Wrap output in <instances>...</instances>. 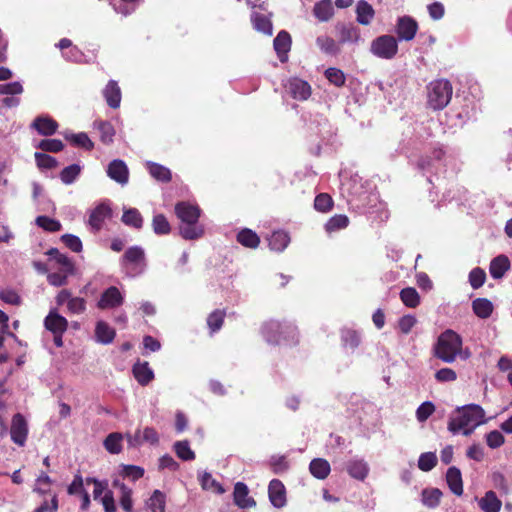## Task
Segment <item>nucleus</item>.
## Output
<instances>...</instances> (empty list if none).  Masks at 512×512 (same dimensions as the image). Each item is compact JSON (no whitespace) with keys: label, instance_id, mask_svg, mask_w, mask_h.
<instances>
[{"label":"nucleus","instance_id":"f257e3e1","mask_svg":"<svg viewBox=\"0 0 512 512\" xmlns=\"http://www.w3.org/2000/svg\"><path fill=\"white\" fill-rule=\"evenodd\" d=\"M487 422L484 409L478 404L457 407L450 415L447 429L453 435L470 436L474 430Z\"/></svg>","mask_w":512,"mask_h":512},{"label":"nucleus","instance_id":"f03ea898","mask_svg":"<svg viewBox=\"0 0 512 512\" xmlns=\"http://www.w3.org/2000/svg\"><path fill=\"white\" fill-rule=\"evenodd\" d=\"M262 335L269 344H280L282 341L287 344L297 342V328L291 323H281L270 320L262 326Z\"/></svg>","mask_w":512,"mask_h":512},{"label":"nucleus","instance_id":"7ed1b4c3","mask_svg":"<svg viewBox=\"0 0 512 512\" xmlns=\"http://www.w3.org/2000/svg\"><path fill=\"white\" fill-rule=\"evenodd\" d=\"M462 339L460 335L452 330L444 331L437 340L435 356L445 363L455 361L458 354H461Z\"/></svg>","mask_w":512,"mask_h":512},{"label":"nucleus","instance_id":"20e7f679","mask_svg":"<svg viewBox=\"0 0 512 512\" xmlns=\"http://www.w3.org/2000/svg\"><path fill=\"white\" fill-rule=\"evenodd\" d=\"M120 265L128 277L142 275L147 269L145 250L138 245L129 247L120 258Z\"/></svg>","mask_w":512,"mask_h":512},{"label":"nucleus","instance_id":"39448f33","mask_svg":"<svg viewBox=\"0 0 512 512\" xmlns=\"http://www.w3.org/2000/svg\"><path fill=\"white\" fill-rule=\"evenodd\" d=\"M453 87L446 79L432 81L427 87L428 106L433 110H442L452 98Z\"/></svg>","mask_w":512,"mask_h":512},{"label":"nucleus","instance_id":"423d86ee","mask_svg":"<svg viewBox=\"0 0 512 512\" xmlns=\"http://www.w3.org/2000/svg\"><path fill=\"white\" fill-rule=\"evenodd\" d=\"M370 52L380 59L391 60L398 53V41L392 35L378 36L371 42Z\"/></svg>","mask_w":512,"mask_h":512},{"label":"nucleus","instance_id":"0eeeda50","mask_svg":"<svg viewBox=\"0 0 512 512\" xmlns=\"http://www.w3.org/2000/svg\"><path fill=\"white\" fill-rule=\"evenodd\" d=\"M445 154L446 152L441 146H436L429 155L418 158L416 167L423 173H436L445 166Z\"/></svg>","mask_w":512,"mask_h":512},{"label":"nucleus","instance_id":"6e6552de","mask_svg":"<svg viewBox=\"0 0 512 512\" xmlns=\"http://www.w3.org/2000/svg\"><path fill=\"white\" fill-rule=\"evenodd\" d=\"M10 436L11 440L18 446L25 445L28 436V424L21 413H16L12 417Z\"/></svg>","mask_w":512,"mask_h":512},{"label":"nucleus","instance_id":"1a4fd4ad","mask_svg":"<svg viewBox=\"0 0 512 512\" xmlns=\"http://www.w3.org/2000/svg\"><path fill=\"white\" fill-rule=\"evenodd\" d=\"M418 30L417 22L410 16L399 17L396 23L395 32L397 41H411Z\"/></svg>","mask_w":512,"mask_h":512},{"label":"nucleus","instance_id":"9d476101","mask_svg":"<svg viewBox=\"0 0 512 512\" xmlns=\"http://www.w3.org/2000/svg\"><path fill=\"white\" fill-rule=\"evenodd\" d=\"M112 217V209L107 203L98 204L89 215L88 224L94 233L99 232L103 228L106 219Z\"/></svg>","mask_w":512,"mask_h":512},{"label":"nucleus","instance_id":"9b49d317","mask_svg":"<svg viewBox=\"0 0 512 512\" xmlns=\"http://www.w3.org/2000/svg\"><path fill=\"white\" fill-rule=\"evenodd\" d=\"M124 302V296L116 286H110L103 291L97 302V307L101 310L114 309L121 306Z\"/></svg>","mask_w":512,"mask_h":512},{"label":"nucleus","instance_id":"f8f14e48","mask_svg":"<svg viewBox=\"0 0 512 512\" xmlns=\"http://www.w3.org/2000/svg\"><path fill=\"white\" fill-rule=\"evenodd\" d=\"M286 88L289 94L296 100L304 101L311 95L309 83L297 77L289 79Z\"/></svg>","mask_w":512,"mask_h":512},{"label":"nucleus","instance_id":"ddd939ff","mask_svg":"<svg viewBox=\"0 0 512 512\" xmlns=\"http://www.w3.org/2000/svg\"><path fill=\"white\" fill-rule=\"evenodd\" d=\"M175 213L182 223H197L201 210L189 202H179L175 206Z\"/></svg>","mask_w":512,"mask_h":512},{"label":"nucleus","instance_id":"4468645a","mask_svg":"<svg viewBox=\"0 0 512 512\" xmlns=\"http://www.w3.org/2000/svg\"><path fill=\"white\" fill-rule=\"evenodd\" d=\"M268 496L275 508H282L286 505V489L279 479H272L268 485Z\"/></svg>","mask_w":512,"mask_h":512},{"label":"nucleus","instance_id":"2eb2a0df","mask_svg":"<svg viewBox=\"0 0 512 512\" xmlns=\"http://www.w3.org/2000/svg\"><path fill=\"white\" fill-rule=\"evenodd\" d=\"M233 501L241 509H248L256 506L254 498L249 496V488L243 482L234 485Z\"/></svg>","mask_w":512,"mask_h":512},{"label":"nucleus","instance_id":"dca6fc26","mask_svg":"<svg viewBox=\"0 0 512 512\" xmlns=\"http://www.w3.org/2000/svg\"><path fill=\"white\" fill-rule=\"evenodd\" d=\"M107 175L115 182L125 185L129 180V170L123 160L115 159L107 167Z\"/></svg>","mask_w":512,"mask_h":512},{"label":"nucleus","instance_id":"f3484780","mask_svg":"<svg viewBox=\"0 0 512 512\" xmlns=\"http://www.w3.org/2000/svg\"><path fill=\"white\" fill-rule=\"evenodd\" d=\"M58 123L48 115H40L31 123L30 127L42 136H52L58 129Z\"/></svg>","mask_w":512,"mask_h":512},{"label":"nucleus","instance_id":"a211bd4d","mask_svg":"<svg viewBox=\"0 0 512 512\" xmlns=\"http://www.w3.org/2000/svg\"><path fill=\"white\" fill-rule=\"evenodd\" d=\"M291 43V36L285 30H281L275 37L273 46L280 62L284 63L288 60V52L291 49Z\"/></svg>","mask_w":512,"mask_h":512},{"label":"nucleus","instance_id":"6ab92c4d","mask_svg":"<svg viewBox=\"0 0 512 512\" xmlns=\"http://www.w3.org/2000/svg\"><path fill=\"white\" fill-rule=\"evenodd\" d=\"M44 326L52 333H64L67 330L68 321L56 310H51L44 319Z\"/></svg>","mask_w":512,"mask_h":512},{"label":"nucleus","instance_id":"aec40b11","mask_svg":"<svg viewBox=\"0 0 512 512\" xmlns=\"http://www.w3.org/2000/svg\"><path fill=\"white\" fill-rule=\"evenodd\" d=\"M510 269V261L504 254L498 255L490 262L489 273L494 279H501Z\"/></svg>","mask_w":512,"mask_h":512},{"label":"nucleus","instance_id":"412c9836","mask_svg":"<svg viewBox=\"0 0 512 512\" xmlns=\"http://www.w3.org/2000/svg\"><path fill=\"white\" fill-rule=\"evenodd\" d=\"M103 96L109 107L116 109L120 106L121 90L115 80H110L103 90Z\"/></svg>","mask_w":512,"mask_h":512},{"label":"nucleus","instance_id":"4be33fe9","mask_svg":"<svg viewBox=\"0 0 512 512\" xmlns=\"http://www.w3.org/2000/svg\"><path fill=\"white\" fill-rule=\"evenodd\" d=\"M132 372L137 382L142 386L148 385L154 378V372L149 367L148 362L135 363Z\"/></svg>","mask_w":512,"mask_h":512},{"label":"nucleus","instance_id":"5701e85b","mask_svg":"<svg viewBox=\"0 0 512 512\" xmlns=\"http://www.w3.org/2000/svg\"><path fill=\"white\" fill-rule=\"evenodd\" d=\"M446 481L449 489L457 496L463 494V481L461 471L455 467H449L446 473Z\"/></svg>","mask_w":512,"mask_h":512},{"label":"nucleus","instance_id":"b1692460","mask_svg":"<svg viewBox=\"0 0 512 512\" xmlns=\"http://www.w3.org/2000/svg\"><path fill=\"white\" fill-rule=\"evenodd\" d=\"M116 331L105 321L99 320L95 327V339L98 343L108 345L113 342Z\"/></svg>","mask_w":512,"mask_h":512},{"label":"nucleus","instance_id":"393cba45","mask_svg":"<svg viewBox=\"0 0 512 512\" xmlns=\"http://www.w3.org/2000/svg\"><path fill=\"white\" fill-rule=\"evenodd\" d=\"M348 474L357 480L363 481L369 472L368 464L362 459H352L346 464Z\"/></svg>","mask_w":512,"mask_h":512},{"label":"nucleus","instance_id":"a878e982","mask_svg":"<svg viewBox=\"0 0 512 512\" xmlns=\"http://www.w3.org/2000/svg\"><path fill=\"white\" fill-rule=\"evenodd\" d=\"M121 221L124 225L140 230L143 227L144 219L136 208H123Z\"/></svg>","mask_w":512,"mask_h":512},{"label":"nucleus","instance_id":"bb28decb","mask_svg":"<svg viewBox=\"0 0 512 512\" xmlns=\"http://www.w3.org/2000/svg\"><path fill=\"white\" fill-rule=\"evenodd\" d=\"M309 471L313 477L324 480L331 471L329 462L324 458H314L309 464Z\"/></svg>","mask_w":512,"mask_h":512},{"label":"nucleus","instance_id":"cd10ccee","mask_svg":"<svg viewBox=\"0 0 512 512\" xmlns=\"http://www.w3.org/2000/svg\"><path fill=\"white\" fill-rule=\"evenodd\" d=\"M251 22L253 28L258 32H261L267 36H271L273 34V24L268 16L253 12L251 14Z\"/></svg>","mask_w":512,"mask_h":512},{"label":"nucleus","instance_id":"c85d7f7f","mask_svg":"<svg viewBox=\"0 0 512 512\" xmlns=\"http://www.w3.org/2000/svg\"><path fill=\"white\" fill-rule=\"evenodd\" d=\"M357 22L369 25L374 17L373 7L365 0H360L356 5Z\"/></svg>","mask_w":512,"mask_h":512},{"label":"nucleus","instance_id":"c756f323","mask_svg":"<svg viewBox=\"0 0 512 512\" xmlns=\"http://www.w3.org/2000/svg\"><path fill=\"white\" fill-rule=\"evenodd\" d=\"M289 242L290 237L288 233L282 230L273 232L268 239L270 249L277 252L283 251Z\"/></svg>","mask_w":512,"mask_h":512},{"label":"nucleus","instance_id":"7c9ffc66","mask_svg":"<svg viewBox=\"0 0 512 512\" xmlns=\"http://www.w3.org/2000/svg\"><path fill=\"white\" fill-rule=\"evenodd\" d=\"M341 341L345 348L353 352L360 345L361 336L356 330L344 328L341 330Z\"/></svg>","mask_w":512,"mask_h":512},{"label":"nucleus","instance_id":"2f4dec72","mask_svg":"<svg viewBox=\"0 0 512 512\" xmlns=\"http://www.w3.org/2000/svg\"><path fill=\"white\" fill-rule=\"evenodd\" d=\"M501 505V501L493 491L486 492L479 501V506L484 512H499Z\"/></svg>","mask_w":512,"mask_h":512},{"label":"nucleus","instance_id":"473e14b6","mask_svg":"<svg viewBox=\"0 0 512 512\" xmlns=\"http://www.w3.org/2000/svg\"><path fill=\"white\" fill-rule=\"evenodd\" d=\"M237 241L247 248L255 249L260 243V238L253 230L244 228L238 232Z\"/></svg>","mask_w":512,"mask_h":512},{"label":"nucleus","instance_id":"72a5a7b5","mask_svg":"<svg viewBox=\"0 0 512 512\" xmlns=\"http://www.w3.org/2000/svg\"><path fill=\"white\" fill-rule=\"evenodd\" d=\"M180 235L186 240L200 238L204 233V228L197 223H181L179 226Z\"/></svg>","mask_w":512,"mask_h":512},{"label":"nucleus","instance_id":"f704fd0d","mask_svg":"<svg viewBox=\"0 0 512 512\" xmlns=\"http://www.w3.org/2000/svg\"><path fill=\"white\" fill-rule=\"evenodd\" d=\"M472 309L479 318L486 319L493 312V304L486 298H477L472 302Z\"/></svg>","mask_w":512,"mask_h":512},{"label":"nucleus","instance_id":"c9c22d12","mask_svg":"<svg viewBox=\"0 0 512 512\" xmlns=\"http://www.w3.org/2000/svg\"><path fill=\"white\" fill-rule=\"evenodd\" d=\"M94 127L99 131L100 140L102 143L108 145L113 142L115 129L108 121H96Z\"/></svg>","mask_w":512,"mask_h":512},{"label":"nucleus","instance_id":"e433bc0d","mask_svg":"<svg viewBox=\"0 0 512 512\" xmlns=\"http://www.w3.org/2000/svg\"><path fill=\"white\" fill-rule=\"evenodd\" d=\"M166 495L156 489L147 500V507L151 512H165Z\"/></svg>","mask_w":512,"mask_h":512},{"label":"nucleus","instance_id":"4c0bfd02","mask_svg":"<svg viewBox=\"0 0 512 512\" xmlns=\"http://www.w3.org/2000/svg\"><path fill=\"white\" fill-rule=\"evenodd\" d=\"M64 137L66 140L70 141L73 145L81 147L85 150L90 151L94 148L93 142L90 140L88 135L84 132H80L77 134L64 133Z\"/></svg>","mask_w":512,"mask_h":512},{"label":"nucleus","instance_id":"58836bf2","mask_svg":"<svg viewBox=\"0 0 512 512\" xmlns=\"http://www.w3.org/2000/svg\"><path fill=\"white\" fill-rule=\"evenodd\" d=\"M422 503L428 508H435L439 505L442 492L438 488H426L422 490Z\"/></svg>","mask_w":512,"mask_h":512},{"label":"nucleus","instance_id":"ea45409f","mask_svg":"<svg viewBox=\"0 0 512 512\" xmlns=\"http://www.w3.org/2000/svg\"><path fill=\"white\" fill-rule=\"evenodd\" d=\"M150 175L158 181L169 182L171 180V171L158 163L147 162Z\"/></svg>","mask_w":512,"mask_h":512},{"label":"nucleus","instance_id":"a19ab883","mask_svg":"<svg viewBox=\"0 0 512 512\" xmlns=\"http://www.w3.org/2000/svg\"><path fill=\"white\" fill-rule=\"evenodd\" d=\"M314 15L320 21H328L333 15V6L330 0H321L313 9Z\"/></svg>","mask_w":512,"mask_h":512},{"label":"nucleus","instance_id":"79ce46f5","mask_svg":"<svg viewBox=\"0 0 512 512\" xmlns=\"http://www.w3.org/2000/svg\"><path fill=\"white\" fill-rule=\"evenodd\" d=\"M82 167L79 164H71L60 172V180L65 185L73 184L81 174Z\"/></svg>","mask_w":512,"mask_h":512},{"label":"nucleus","instance_id":"37998d69","mask_svg":"<svg viewBox=\"0 0 512 512\" xmlns=\"http://www.w3.org/2000/svg\"><path fill=\"white\" fill-rule=\"evenodd\" d=\"M316 44L322 52L328 55H337L340 48L335 40L329 36H319L316 39Z\"/></svg>","mask_w":512,"mask_h":512},{"label":"nucleus","instance_id":"c03bdc74","mask_svg":"<svg viewBox=\"0 0 512 512\" xmlns=\"http://www.w3.org/2000/svg\"><path fill=\"white\" fill-rule=\"evenodd\" d=\"M400 298L405 306L415 308L420 303V296L417 290L413 287H406L401 290Z\"/></svg>","mask_w":512,"mask_h":512},{"label":"nucleus","instance_id":"a18cd8bd","mask_svg":"<svg viewBox=\"0 0 512 512\" xmlns=\"http://www.w3.org/2000/svg\"><path fill=\"white\" fill-rule=\"evenodd\" d=\"M176 455L183 461H192L195 459V453L190 448L187 440L177 441L173 445Z\"/></svg>","mask_w":512,"mask_h":512},{"label":"nucleus","instance_id":"49530a36","mask_svg":"<svg viewBox=\"0 0 512 512\" xmlns=\"http://www.w3.org/2000/svg\"><path fill=\"white\" fill-rule=\"evenodd\" d=\"M122 435L120 433H111L104 440L105 449L111 454H118L122 450Z\"/></svg>","mask_w":512,"mask_h":512},{"label":"nucleus","instance_id":"de8ad7c7","mask_svg":"<svg viewBox=\"0 0 512 512\" xmlns=\"http://www.w3.org/2000/svg\"><path fill=\"white\" fill-rule=\"evenodd\" d=\"M349 224V219L346 215L339 214L331 217L325 224V230L327 232H334L343 228H346Z\"/></svg>","mask_w":512,"mask_h":512},{"label":"nucleus","instance_id":"09e8293b","mask_svg":"<svg viewBox=\"0 0 512 512\" xmlns=\"http://www.w3.org/2000/svg\"><path fill=\"white\" fill-rule=\"evenodd\" d=\"M360 38L359 29L353 25H343L340 29V42H357Z\"/></svg>","mask_w":512,"mask_h":512},{"label":"nucleus","instance_id":"8fccbe9b","mask_svg":"<svg viewBox=\"0 0 512 512\" xmlns=\"http://www.w3.org/2000/svg\"><path fill=\"white\" fill-rule=\"evenodd\" d=\"M199 480L204 490L213 489L218 494H223L225 491L222 485L219 482H217L208 472H204L200 476Z\"/></svg>","mask_w":512,"mask_h":512},{"label":"nucleus","instance_id":"3c124183","mask_svg":"<svg viewBox=\"0 0 512 512\" xmlns=\"http://www.w3.org/2000/svg\"><path fill=\"white\" fill-rule=\"evenodd\" d=\"M437 465V456L434 452H425L419 456L418 468L424 472L431 471Z\"/></svg>","mask_w":512,"mask_h":512},{"label":"nucleus","instance_id":"603ef678","mask_svg":"<svg viewBox=\"0 0 512 512\" xmlns=\"http://www.w3.org/2000/svg\"><path fill=\"white\" fill-rule=\"evenodd\" d=\"M152 228L157 235H166L170 232V224L163 214H157L153 217Z\"/></svg>","mask_w":512,"mask_h":512},{"label":"nucleus","instance_id":"864d4df0","mask_svg":"<svg viewBox=\"0 0 512 512\" xmlns=\"http://www.w3.org/2000/svg\"><path fill=\"white\" fill-rule=\"evenodd\" d=\"M35 223L37 226L49 232H57L62 228V225L58 220L48 216H38L35 220Z\"/></svg>","mask_w":512,"mask_h":512},{"label":"nucleus","instance_id":"5fc2aeb1","mask_svg":"<svg viewBox=\"0 0 512 512\" xmlns=\"http://www.w3.org/2000/svg\"><path fill=\"white\" fill-rule=\"evenodd\" d=\"M34 157L36 164L40 169H53L58 166L57 159L48 154L36 152Z\"/></svg>","mask_w":512,"mask_h":512},{"label":"nucleus","instance_id":"6e6d98bb","mask_svg":"<svg viewBox=\"0 0 512 512\" xmlns=\"http://www.w3.org/2000/svg\"><path fill=\"white\" fill-rule=\"evenodd\" d=\"M36 147L45 152L57 153L63 149L64 144L59 139H43Z\"/></svg>","mask_w":512,"mask_h":512},{"label":"nucleus","instance_id":"4d7b16f0","mask_svg":"<svg viewBox=\"0 0 512 512\" xmlns=\"http://www.w3.org/2000/svg\"><path fill=\"white\" fill-rule=\"evenodd\" d=\"M325 76L328 81L337 87H342L345 84V75L342 70L330 67L325 71Z\"/></svg>","mask_w":512,"mask_h":512},{"label":"nucleus","instance_id":"13d9d810","mask_svg":"<svg viewBox=\"0 0 512 512\" xmlns=\"http://www.w3.org/2000/svg\"><path fill=\"white\" fill-rule=\"evenodd\" d=\"M486 280V273L482 268H473L469 273V283L473 289L480 288Z\"/></svg>","mask_w":512,"mask_h":512},{"label":"nucleus","instance_id":"bf43d9fd","mask_svg":"<svg viewBox=\"0 0 512 512\" xmlns=\"http://www.w3.org/2000/svg\"><path fill=\"white\" fill-rule=\"evenodd\" d=\"M269 465L275 474H280L288 470L289 465L285 456L273 455L270 457Z\"/></svg>","mask_w":512,"mask_h":512},{"label":"nucleus","instance_id":"052dcab7","mask_svg":"<svg viewBox=\"0 0 512 512\" xmlns=\"http://www.w3.org/2000/svg\"><path fill=\"white\" fill-rule=\"evenodd\" d=\"M332 206H333V200L326 193H321V194L317 195L314 200V207L317 211L327 212L332 208Z\"/></svg>","mask_w":512,"mask_h":512},{"label":"nucleus","instance_id":"680f3d73","mask_svg":"<svg viewBox=\"0 0 512 512\" xmlns=\"http://www.w3.org/2000/svg\"><path fill=\"white\" fill-rule=\"evenodd\" d=\"M121 475L124 478H130L133 481H136L143 477L144 469L136 465H123Z\"/></svg>","mask_w":512,"mask_h":512},{"label":"nucleus","instance_id":"e2e57ef3","mask_svg":"<svg viewBox=\"0 0 512 512\" xmlns=\"http://www.w3.org/2000/svg\"><path fill=\"white\" fill-rule=\"evenodd\" d=\"M435 411V405L431 401L423 402L416 410V417L419 422L426 421Z\"/></svg>","mask_w":512,"mask_h":512},{"label":"nucleus","instance_id":"0e129e2a","mask_svg":"<svg viewBox=\"0 0 512 512\" xmlns=\"http://www.w3.org/2000/svg\"><path fill=\"white\" fill-rule=\"evenodd\" d=\"M24 91L22 84L19 81L10 83L0 84L1 95L17 96L22 94Z\"/></svg>","mask_w":512,"mask_h":512},{"label":"nucleus","instance_id":"69168bd1","mask_svg":"<svg viewBox=\"0 0 512 512\" xmlns=\"http://www.w3.org/2000/svg\"><path fill=\"white\" fill-rule=\"evenodd\" d=\"M485 439H486V444L491 449L499 448L505 442V438H504L503 434L498 430H493V431H490L489 433H487L485 436Z\"/></svg>","mask_w":512,"mask_h":512},{"label":"nucleus","instance_id":"338daca9","mask_svg":"<svg viewBox=\"0 0 512 512\" xmlns=\"http://www.w3.org/2000/svg\"><path fill=\"white\" fill-rule=\"evenodd\" d=\"M223 320L224 312L215 310L208 316L207 324L212 332H216L222 327Z\"/></svg>","mask_w":512,"mask_h":512},{"label":"nucleus","instance_id":"774afa93","mask_svg":"<svg viewBox=\"0 0 512 512\" xmlns=\"http://www.w3.org/2000/svg\"><path fill=\"white\" fill-rule=\"evenodd\" d=\"M417 319L411 314L402 316L398 320V328L402 334H409L412 328L416 325Z\"/></svg>","mask_w":512,"mask_h":512}]
</instances>
